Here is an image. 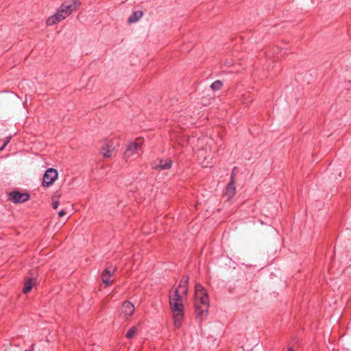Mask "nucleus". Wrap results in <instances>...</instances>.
Segmentation results:
<instances>
[{
	"mask_svg": "<svg viewBox=\"0 0 351 351\" xmlns=\"http://www.w3.org/2000/svg\"><path fill=\"white\" fill-rule=\"evenodd\" d=\"M29 199V195L27 193H21L19 191H11L8 194V200L14 204H21Z\"/></svg>",
	"mask_w": 351,
	"mask_h": 351,
	"instance_id": "obj_7",
	"label": "nucleus"
},
{
	"mask_svg": "<svg viewBox=\"0 0 351 351\" xmlns=\"http://www.w3.org/2000/svg\"><path fill=\"white\" fill-rule=\"evenodd\" d=\"M223 83L220 80H216L210 86V88H221L223 86Z\"/></svg>",
	"mask_w": 351,
	"mask_h": 351,
	"instance_id": "obj_15",
	"label": "nucleus"
},
{
	"mask_svg": "<svg viewBox=\"0 0 351 351\" xmlns=\"http://www.w3.org/2000/svg\"><path fill=\"white\" fill-rule=\"evenodd\" d=\"M6 147V145H5L4 143L3 144V145H1V147H0V151H2L5 149V147Z\"/></svg>",
	"mask_w": 351,
	"mask_h": 351,
	"instance_id": "obj_20",
	"label": "nucleus"
},
{
	"mask_svg": "<svg viewBox=\"0 0 351 351\" xmlns=\"http://www.w3.org/2000/svg\"><path fill=\"white\" fill-rule=\"evenodd\" d=\"M134 306L129 301H125L123 302L121 308V316L125 320L128 319L134 312Z\"/></svg>",
	"mask_w": 351,
	"mask_h": 351,
	"instance_id": "obj_9",
	"label": "nucleus"
},
{
	"mask_svg": "<svg viewBox=\"0 0 351 351\" xmlns=\"http://www.w3.org/2000/svg\"><path fill=\"white\" fill-rule=\"evenodd\" d=\"M35 284V280L33 279V278H26L25 279V282H24V287H23V292L24 293H29L34 285Z\"/></svg>",
	"mask_w": 351,
	"mask_h": 351,
	"instance_id": "obj_11",
	"label": "nucleus"
},
{
	"mask_svg": "<svg viewBox=\"0 0 351 351\" xmlns=\"http://www.w3.org/2000/svg\"><path fill=\"white\" fill-rule=\"evenodd\" d=\"M137 333V328L136 326L131 327L127 332L125 337L128 339L133 338Z\"/></svg>",
	"mask_w": 351,
	"mask_h": 351,
	"instance_id": "obj_14",
	"label": "nucleus"
},
{
	"mask_svg": "<svg viewBox=\"0 0 351 351\" xmlns=\"http://www.w3.org/2000/svg\"><path fill=\"white\" fill-rule=\"evenodd\" d=\"M58 173L53 168H49L45 173L42 185L45 187L51 186L58 178Z\"/></svg>",
	"mask_w": 351,
	"mask_h": 351,
	"instance_id": "obj_6",
	"label": "nucleus"
},
{
	"mask_svg": "<svg viewBox=\"0 0 351 351\" xmlns=\"http://www.w3.org/2000/svg\"><path fill=\"white\" fill-rule=\"evenodd\" d=\"M117 266L112 265V264L108 265L101 274L102 282L106 287L111 285L113 280H110V277L114 274L117 271Z\"/></svg>",
	"mask_w": 351,
	"mask_h": 351,
	"instance_id": "obj_8",
	"label": "nucleus"
},
{
	"mask_svg": "<svg viewBox=\"0 0 351 351\" xmlns=\"http://www.w3.org/2000/svg\"><path fill=\"white\" fill-rule=\"evenodd\" d=\"M189 278L183 276L179 285L169 292V302L173 317L174 326L180 328L184 317V302L186 300Z\"/></svg>",
	"mask_w": 351,
	"mask_h": 351,
	"instance_id": "obj_1",
	"label": "nucleus"
},
{
	"mask_svg": "<svg viewBox=\"0 0 351 351\" xmlns=\"http://www.w3.org/2000/svg\"><path fill=\"white\" fill-rule=\"evenodd\" d=\"M10 140H11V136H8L3 143L7 145L10 143Z\"/></svg>",
	"mask_w": 351,
	"mask_h": 351,
	"instance_id": "obj_18",
	"label": "nucleus"
},
{
	"mask_svg": "<svg viewBox=\"0 0 351 351\" xmlns=\"http://www.w3.org/2000/svg\"><path fill=\"white\" fill-rule=\"evenodd\" d=\"M25 351H32V350H25Z\"/></svg>",
	"mask_w": 351,
	"mask_h": 351,
	"instance_id": "obj_22",
	"label": "nucleus"
},
{
	"mask_svg": "<svg viewBox=\"0 0 351 351\" xmlns=\"http://www.w3.org/2000/svg\"><path fill=\"white\" fill-rule=\"evenodd\" d=\"M143 12L141 10L134 12L128 19L129 23H136L143 16Z\"/></svg>",
	"mask_w": 351,
	"mask_h": 351,
	"instance_id": "obj_13",
	"label": "nucleus"
},
{
	"mask_svg": "<svg viewBox=\"0 0 351 351\" xmlns=\"http://www.w3.org/2000/svg\"><path fill=\"white\" fill-rule=\"evenodd\" d=\"M234 176L235 174L232 172L230 177V181L226 187V195L228 196V200L232 199L236 193Z\"/></svg>",
	"mask_w": 351,
	"mask_h": 351,
	"instance_id": "obj_10",
	"label": "nucleus"
},
{
	"mask_svg": "<svg viewBox=\"0 0 351 351\" xmlns=\"http://www.w3.org/2000/svg\"><path fill=\"white\" fill-rule=\"evenodd\" d=\"M158 164L156 167H160L161 169H169L171 167L172 160L169 158L166 160L159 159Z\"/></svg>",
	"mask_w": 351,
	"mask_h": 351,
	"instance_id": "obj_12",
	"label": "nucleus"
},
{
	"mask_svg": "<svg viewBox=\"0 0 351 351\" xmlns=\"http://www.w3.org/2000/svg\"><path fill=\"white\" fill-rule=\"evenodd\" d=\"M274 53H278V51H280L279 48L278 47H275L274 49Z\"/></svg>",
	"mask_w": 351,
	"mask_h": 351,
	"instance_id": "obj_19",
	"label": "nucleus"
},
{
	"mask_svg": "<svg viewBox=\"0 0 351 351\" xmlns=\"http://www.w3.org/2000/svg\"><path fill=\"white\" fill-rule=\"evenodd\" d=\"M58 205H59V202L58 201H54L52 203V207H53V209H57L58 207Z\"/></svg>",
	"mask_w": 351,
	"mask_h": 351,
	"instance_id": "obj_16",
	"label": "nucleus"
},
{
	"mask_svg": "<svg viewBox=\"0 0 351 351\" xmlns=\"http://www.w3.org/2000/svg\"><path fill=\"white\" fill-rule=\"evenodd\" d=\"M115 146L114 142L110 139H105L102 141V145L100 147L99 153L104 158H110L114 152Z\"/></svg>",
	"mask_w": 351,
	"mask_h": 351,
	"instance_id": "obj_5",
	"label": "nucleus"
},
{
	"mask_svg": "<svg viewBox=\"0 0 351 351\" xmlns=\"http://www.w3.org/2000/svg\"><path fill=\"white\" fill-rule=\"evenodd\" d=\"M143 143L144 140L141 137L136 138L134 141L130 142L123 152V159L128 162L131 157L138 154Z\"/></svg>",
	"mask_w": 351,
	"mask_h": 351,
	"instance_id": "obj_4",
	"label": "nucleus"
},
{
	"mask_svg": "<svg viewBox=\"0 0 351 351\" xmlns=\"http://www.w3.org/2000/svg\"><path fill=\"white\" fill-rule=\"evenodd\" d=\"M81 5L79 0H69L62 3L56 12L46 21L48 26L53 25L69 16L74 10Z\"/></svg>",
	"mask_w": 351,
	"mask_h": 351,
	"instance_id": "obj_2",
	"label": "nucleus"
},
{
	"mask_svg": "<svg viewBox=\"0 0 351 351\" xmlns=\"http://www.w3.org/2000/svg\"><path fill=\"white\" fill-rule=\"evenodd\" d=\"M288 351H294V350H293V348H290L288 350Z\"/></svg>",
	"mask_w": 351,
	"mask_h": 351,
	"instance_id": "obj_21",
	"label": "nucleus"
},
{
	"mask_svg": "<svg viewBox=\"0 0 351 351\" xmlns=\"http://www.w3.org/2000/svg\"><path fill=\"white\" fill-rule=\"evenodd\" d=\"M65 215H66V212L64 211V210H62L58 213L59 217H62L64 216Z\"/></svg>",
	"mask_w": 351,
	"mask_h": 351,
	"instance_id": "obj_17",
	"label": "nucleus"
},
{
	"mask_svg": "<svg viewBox=\"0 0 351 351\" xmlns=\"http://www.w3.org/2000/svg\"><path fill=\"white\" fill-rule=\"evenodd\" d=\"M194 306L197 317L200 318L207 315L209 298L207 292L200 284H196L195 287Z\"/></svg>",
	"mask_w": 351,
	"mask_h": 351,
	"instance_id": "obj_3",
	"label": "nucleus"
}]
</instances>
